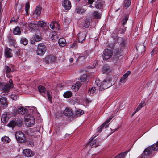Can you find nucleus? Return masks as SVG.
Here are the masks:
<instances>
[{
  "instance_id": "obj_1",
  "label": "nucleus",
  "mask_w": 158,
  "mask_h": 158,
  "mask_svg": "<svg viewBox=\"0 0 158 158\" xmlns=\"http://www.w3.org/2000/svg\"><path fill=\"white\" fill-rule=\"evenodd\" d=\"M158 150V141L152 145L147 147L141 156L137 158H151L155 152Z\"/></svg>"
},
{
  "instance_id": "obj_2",
  "label": "nucleus",
  "mask_w": 158,
  "mask_h": 158,
  "mask_svg": "<svg viewBox=\"0 0 158 158\" xmlns=\"http://www.w3.org/2000/svg\"><path fill=\"white\" fill-rule=\"evenodd\" d=\"M128 15L126 14L123 15L121 18L120 23L121 27L119 31L120 34H123L126 31V27L124 26L126 24L128 19Z\"/></svg>"
},
{
  "instance_id": "obj_3",
  "label": "nucleus",
  "mask_w": 158,
  "mask_h": 158,
  "mask_svg": "<svg viewBox=\"0 0 158 158\" xmlns=\"http://www.w3.org/2000/svg\"><path fill=\"white\" fill-rule=\"evenodd\" d=\"M120 41V51H119V58L120 56H123L124 54V50L126 48L127 44L126 39L120 38L119 39Z\"/></svg>"
},
{
  "instance_id": "obj_4",
  "label": "nucleus",
  "mask_w": 158,
  "mask_h": 158,
  "mask_svg": "<svg viewBox=\"0 0 158 158\" xmlns=\"http://www.w3.org/2000/svg\"><path fill=\"white\" fill-rule=\"evenodd\" d=\"M112 78L111 77H109L103 81L101 82V88H99V90L102 91L106 89L112 85V83L111 82Z\"/></svg>"
},
{
  "instance_id": "obj_5",
  "label": "nucleus",
  "mask_w": 158,
  "mask_h": 158,
  "mask_svg": "<svg viewBox=\"0 0 158 158\" xmlns=\"http://www.w3.org/2000/svg\"><path fill=\"white\" fill-rule=\"evenodd\" d=\"M46 50V46L44 44L39 43L38 45L36 52L37 55L42 56L44 54Z\"/></svg>"
},
{
  "instance_id": "obj_6",
  "label": "nucleus",
  "mask_w": 158,
  "mask_h": 158,
  "mask_svg": "<svg viewBox=\"0 0 158 158\" xmlns=\"http://www.w3.org/2000/svg\"><path fill=\"white\" fill-rule=\"evenodd\" d=\"M12 80L10 79L9 81V83L8 84H6L4 83V85L1 89V91L5 93H8L10 90V89L13 87V85L12 83Z\"/></svg>"
},
{
  "instance_id": "obj_7",
  "label": "nucleus",
  "mask_w": 158,
  "mask_h": 158,
  "mask_svg": "<svg viewBox=\"0 0 158 158\" xmlns=\"http://www.w3.org/2000/svg\"><path fill=\"white\" fill-rule=\"evenodd\" d=\"M25 119L26 124L29 126H31V125H34L35 123V118L31 115L29 114L28 116L25 115Z\"/></svg>"
},
{
  "instance_id": "obj_8",
  "label": "nucleus",
  "mask_w": 158,
  "mask_h": 158,
  "mask_svg": "<svg viewBox=\"0 0 158 158\" xmlns=\"http://www.w3.org/2000/svg\"><path fill=\"white\" fill-rule=\"evenodd\" d=\"M15 137L17 140L19 142H23L25 140L24 134L21 131H18L16 132Z\"/></svg>"
},
{
  "instance_id": "obj_9",
  "label": "nucleus",
  "mask_w": 158,
  "mask_h": 158,
  "mask_svg": "<svg viewBox=\"0 0 158 158\" xmlns=\"http://www.w3.org/2000/svg\"><path fill=\"white\" fill-rule=\"evenodd\" d=\"M112 54L113 52L111 50L108 49H105L102 55L103 60H106L109 59L111 57Z\"/></svg>"
},
{
  "instance_id": "obj_10",
  "label": "nucleus",
  "mask_w": 158,
  "mask_h": 158,
  "mask_svg": "<svg viewBox=\"0 0 158 158\" xmlns=\"http://www.w3.org/2000/svg\"><path fill=\"white\" fill-rule=\"evenodd\" d=\"M27 110L26 108L23 107H20L17 110H14L13 112V113L14 115L16 114L17 113L19 114L23 115L27 112Z\"/></svg>"
},
{
  "instance_id": "obj_11",
  "label": "nucleus",
  "mask_w": 158,
  "mask_h": 158,
  "mask_svg": "<svg viewBox=\"0 0 158 158\" xmlns=\"http://www.w3.org/2000/svg\"><path fill=\"white\" fill-rule=\"evenodd\" d=\"M11 117V115L9 113H5L1 117L2 122L4 124H6Z\"/></svg>"
},
{
  "instance_id": "obj_12",
  "label": "nucleus",
  "mask_w": 158,
  "mask_h": 158,
  "mask_svg": "<svg viewBox=\"0 0 158 158\" xmlns=\"http://www.w3.org/2000/svg\"><path fill=\"white\" fill-rule=\"evenodd\" d=\"M86 36V33L85 32H81L78 33V37L79 42L80 43H82L85 40Z\"/></svg>"
},
{
  "instance_id": "obj_13",
  "label": "nucleus",
  "mask_w": 158,
  "mask_h": 158,
  "mask_svg": "<svg viewBox=\"0 0 158 158\" xmlns=\"http://www.w3.org/2000/svg\"><path fill=\"white\" fill-rule=\"evenodd\" d=\"M89 51H87L83 54H80L78 57V60L80 61H84L90 54Z\"/></svg>"
},
{
  "instance_id": "obj_14",
  "label": "nucleus",
  "mask_w": 158,
  "mask_h": 158,
  "mask_svg": "<svg viewBox=\"0 0 158 158\" xmlns=\"http://www.w3.org/2000/svg\"><path fill=\"white\" fill-rule=\"evenodd\" d=\"M62 6L66 10H69L71 7V3L69 0H64L62 2Z\"/></svg>"
},
{
  "instance_id": "obj_15",
  "label": "nucleus",
  "mask_w": 158,
  "mask_h": 158,
  "mask_svg": "<svg viewBox=\"0 0 158 158\" xmlns=\"http://www.w3.org/2000/svg\"><path fill=\"white\" fill-rule=\"evenodd\" d=\"M23 155L27 157H31L34 155L32 151L28 149L23 150Z\"/></svg>"
},
{
  "instance_id": "obj_16",
  "label": "nucleus",
  "mask_w": 158,
  "mask_h": 158,
  "mask_svg": "<svg viewBox=\"0 0 158 158\" xmlns=\"http://www.w3.org/2000/svg\"><path fill=\"white\" fill-rule=\"evenodd\" d=\"M38 24L41 27L42 30L46 32L49 29L48 27L46 25V23L44 22L39 21L38 22Z\"/></svg>"
},
{
  "instance_id": "obj_17",
  "label": "nucleus",
  "mask_w": 158,
  "mask_h": 158,
  "mask_svg": "<svg viewBox=\"0 0 158 158\" xmlns=\"http://www.w3.org/2000/svg\"><path fill=\"white\" fill-rule=\"evenodd\" d=\"M0 103L1 106L4 108H6L7 106L8 102L5 98L2 97L0 98Z\"/></svg>"
},
{
  "instance_id": "obj_18",
  "label": "nucleus",
  "mask_w": 158,
  "mask_h": 158,
  "mask_svg": "<svg viewBox=\"0 0 158 158\" xmlns=\"http://www.w3.org/2000/svg\"><path fill=\"white\" fill-rule=\"evenodd\" d=\"M55 58L54 56L52 55H48L46 56L45 60L47 63H51L55 61Z\"/></svg>"
},
{
  "instance_id": "obj_19",
  "label": "nucleus",
  "mask_w": 158,
  "mask_h": 158,
  "mask_svg": "<svg viewBox=\"0 0 158 158\" xmlns=\"http://www.w3.org/2000/svg\"><path fill=\"white\" fill-rule=\"evenodd\" d=\"M86 10L83 7L78 6L76 7L74 12L76 14H82L84 13Z\"/></svg>"
},
{
  "instance_id": "obj_20",
  "label": "nucleus",
  "mask_w": 158,
  "mask_h": 158,
  "mask_svg": "<svg viewBox=\"0 0 158 158\" xmlns=\"http://www.w3.org/2000/svg\"><path fill=\"white\" fill-rule=\"evenodd\" d=\"M131 72L130 71H128L125 74L123 75L122 77L120 80L121 83H124L126 82V79L129 75L131 74Z\"/></svg>"
},
{
  "instance_id": "obj_21",
  "label": "nucleus",
  "mask_w": 158,
  "mask_h": 158,
  "mask_svg": "<svg viewBox=\"0 0 158 158\" xmlns=\"http://www.w3.org/2000/svg\"><path fill=\"white\" fill-rule=\"evenodd\" d=\"M11 51L12 50L11 49L9 48H6L5 49V55L6 57L10 58L12 56L13 54L11 52Z\"/></svg>"
},
{
  "instance_id": "obj_22",
  "label": "nucleus",
  "mask_w": 158,
  "mask_h": 158,
  "mask_svg": "<svg viewBox=\"0 0 158 158\" xmlns=\"http://www.w3.org/2000/svg\"><path fill=\"white\" fill-rule=\"evenodd\" d=\"M64 114L65 116H72L73 114V112L71 109L66 108L64 111Z\"/></svg>"
},
{
  "instance_id": "obj_23",
  "label": "nucleus",
  "mask_w": 158,
  "mask_h": 158,
  "mask_svg": "<svg viewBox=\"0 0 158 158\" xmlns=\"http://www.w3.org/2000/svg\"><path fill=\"white\" fill-rule=\"evenodd\" d=\"M50 36L51 39L53 41H56L58 38V35L56 33L55 31H53L50 34Z\"/></svg>"
},
{
  "instance_id": "obj_24",
  "label": "nucleus",
  "mask_w": 158,
  "mask_h": 158,
  "mask_svg": "<svg viewBox=\"0 0 158 158\" xmlns=\"http://www.w3.org/2000/svg\"><path fill=\"white\" fill-rule=\"evenodd\" d=\"M28 25L29 27L31 29L33 30L38 29V24L33 23H28Z\"/></svg>"
},
{
  "instance_id": "obj_25",
  "label": "nucleus",
  "mask_w": 158,
  "mask_h": 158,
  "mask_svg": "<svg viewBox=\"0 0 158 158\" xmlns=\"http://www.w3.org/2000/svg\"><path fill=\"white\" fill-rule=\"evenodd\" d=\"M10 139L7 136H4L1 138V142L2 143H7L10 141Z\"/></svg>"
},
{
  "instance_id": "obj_26",
  "label": "nucleus",
  "mask_w": 158,
  "mask_h": 158,
  "mask_svg": "<svg viewBox=\"0 0 158 158\" xmlns=\"http://www.w3.org/2000/svg\"><path fill=\"white\" fill-rule=\"evenodd\" d=\"M81 83H77L72 86V89L74 91H77L79 90V87L81 86Z\"/></svg>"
},
{
  "instance_id": "obj_27",
  "label": "nucleus",
  "mask_w": 158,
  "mask_h": 158,
  "mask_svg": "<svg viewBox=\"0 0 158 158\" xmlns=\"http://www.w3.org/2000/svg\"><path fill=\"white\" fill-rule=\"evenodd\" d=\"M145 103L144 102H142L138 106L137 108L135 110V111L134 112L133 114H135L136 112H138L142 107L144 106L145 105Z\"/></svg>"
},
{
  "instance_id": "obj_28",
  "label": "nucleus",
  "mask_w": 158,
  "mask_h": 158,
  "mask_svg": "<svg viewBox=\"0 0 158 158\" xmlns=\"http://www.w3.org/2000/svg\"><path fill=\"white\" fill-rule=\"evenodd\" d=\"M58 43L60 46L64 47L66 45V41L64 38H61L59 40Z\"/></svg>"
},
{
  "instance_id": "obj_29",
  "label": "nucleus",
  "mask_w": 158,
  "mask_h": 158,
  "mask_svg": "<svg viewBox=\"0 0 158 158\" xmlns=\"http://www.w3.org/2000/svg\"><path fill=\"white\" fill-rule=\"evenodd\" d=\"M104 1L103 0L102 1L100 2V0L97 1L95 4V7L96 8H99L102 7V6L104 3Z\"/></svg>"
},
{
  "instance_id": "obj_30",
  "label": "nucleus",
  "mask_w": 158,
  "mask_h": 158,
  "mask_svg": "<svg viewBox=\"0 0 158 158\" xmlns=\"http://www.w3.org/2000/svg\"><path fill=\"white\" fill-rule=\"evenodd\" d=\"M95 136H94L93 135L90 139L89 141L87 144L88 146L90 145L91 146H92L93 145L95 144L96 142L94 140H93L95 138Z\"/></svg>"
},
{
  "instance_id": "obj_31",
  "label": "nucleus",
  "mask_w": 158,
  "mask_h": 158,
  "mask_svg": "<svg viewBox=\"0 0 158 158\" xmlns=\"http://www.w3.org/2000/svg\"><path fill=\"white\" fill-rule=\"evenodd\" d=\"M103 73H108L110 70V66L107 64H105L103 66L102 69Z\"/></svg>"
},
{
  "instance_id": "obj_32",
  "label": "nucleus",
  "mask_w": 158,
  "mask_h": 158,
  "mask_svg": "<svg viewBox=\"0 0 158 158\" xmlns=\"http://www.w3.org/2000/svg\"><path fill=\"white\" fill-rule=\"evenodd\" d=\"M13 33L14 35H19L21 34L20 30L18 27H15L13 31Z\"/></svg>"
},
{
  "instance_id": "obj_33",
  "label": "nucleus",
  "mask_w": 158,
  "mask_h": 158,
  "mask_svg": "<svg viewBox=\"0 0 158 158\" xmlns=\"http://www.w3.org/2000/svg\"><path fill=\"white\" fill-rule=\"evenodd\" d=\"M41 10V7L40 6H37L34 14H36L37 15H39L40 13Z\"/></svg>"
},
{
  "instance_id": "obj_34",
  "label": "nucleus",
  "mask_w": 158,
  "mask_h": 158,
  "mask_svg": "<svg viewBox=\"0 0 158 158\" xmlns=\"http://www.w3.org/2000/svg\"><path fill=\"white\" fill-rule=\"evenodd\" d=\"M96 90V88L95 87H92L90 88L88 91V93L91 96L92 95V94L95 92Z\"/></svg>"
},
{
  "instance_id": "obj_35",
  "label": "nucleus",
  "mask_w": 158,
  "mask_h": 158,
  "mask_svg": "<svg viewBox=\"0 0 158 158\" xmlns=\"http://www.w3.org/2000/svg\"><path fill=\"white\" fill-rule=\"evenodd\" d=\"M124 6L126 7V8H127L131 5V0H124Z\"/></svg>"
},
{
  "instance_id": "obj_36",
  "label": "nucleus",
  "mask_w": 158,
  "mask_h": 158,
  "mask_svg": "<svg viewBox=\"0 0 158 158\" xmlns=\"http://www.w3.org/2000/svg\"><path fill=\"white\" fill-rule=\"evenodd\" d=\"M93 17L95 19H99L101 17V14L96 11H94L93 12Z\"/></svg>"
},
{
  "instance_id": "obj_37",
  "label": "nucleus",
  "mask_w": 158,
  "mask_h": 158,
  "mask_svg": "<svg viewBox=\"0 0 158 158\" xmlns=\"http://www.w3.org/2000/svg\"><path fill=\"white\" fill-rule=\"evenodd\" d=\"M151 43L152 45H156L158 43V35L156 38H152L151 40Z\"/></svg>"
},
{
  "instance_id": "obj_38",
  "label": "nucleus",
  "mask_w": 158,
  "mask_h": 158,
  "mask_svg": "<svg viewBox=\"0 0 158 158\" xmlns=\"http://www.w3.org/2000/svg\"><path fill=\"white\" fill-rule=\"evenodd\" d=\"M35 41L36 42H38L41 41V38L40 34H36L35 35L34 37Z\"/></svg>"
},
{
  "instance_id": "obj_39",
  "label": "nucleus",
  "mask_w": 158,
  "mask_h": 158,
  "mask_svg": "<svg viewBox=\"0 0 158 158\" xmlns=\"http://www.w3.org/2000/svg\"><path fill=\"white\" fill-rule=\"evenodd\" d=\"M90 24V21L88 19H86L84 23V26L85 28H88Z\"/></svg>"
},
{
  "instance_id": "obj_40",
  "label": "nucleus",
  "mask_w": 158,
  "mask_h": 158,
  "mask_svg": "<svg viewBox=\"0 0 158 158\" xmlns=\"http://www.w3.org/2000/svg\"><path fill=\"white\" fill-rule=\"evenodd\" d=\"M20 43L24 45H26L28 42V40L26 38H22L20 40Z\"/></svg>"
},
{
  "instance_id": "obj_41",
  "label": "nucleus",
  "mask_w": 158,
  "mask_h": 158,
  "mask_svg": "<svg viewBox=\"0 0 158 158\" xmlns=\"http://www.w3.org/2000/svg\"><path fill=\"white\" fill-rule=\"evenodd\" d=\"M128 151H126L119 154V158H125Z\"/></svg>"
},
{
  "instance_id": "obj_42",
  "label": "nucleus",
  "mask_w": 158,
  "mask_h": 158,
  "mask_svg": "<svg viewBox=\"0 0 158 158\" xmlns=\"http://www.w3.org/2000/svg\"><path fill=\"white\" fill-rule=\"evenodd\" d=\"M64 97L65 98H69L72 95V93L70 91H67L64 93L63 94Z\"/></svg>"
},
{
  "instance_id": "obj_43",
  "label": "nucleus",
  "mask_w": 158,
  "mask_h": 158,
  "mask_svg": "<svg viewBox=\"0 0 158 158\" xmlns=\"http://www.w3.org/2000/svg\"><path fill=\"white\" fill-rule=\"evenodd\" d=\"M84 111L80 109H79L75 112L76 115L77 116H80L84 114Z\"/></svg>"
},
{
  "instance_id": "obj_44",
  "label": "nucleus",
  "mask_w": 158,
  "mask_h": 158,
  "mask_svg": "<svg viewBox=\"0 0 158 158\" xmlns=\"http://www.w3.org/2000/svg\"><path fill=\"white\" fill-rule=\"evenodd\" d=\"M136 50L138 51H140L141 49H143V51H144V47L142 44L140 45L139 46H138V45H136Z\"/></svg>"
},
{
  "instance_id": "obj_45",
  "label": "nucleus",
  "mask_w": 158,
  "mask_h": 158,
  "mask_svg": "<svg viewBox=\"0 0 158 158\" xmlns=\"http://www.w3.org/2000/svg\"><path fill=\"white\" fill-rule=\"evenodd\" d=\"M7 126L13 128L15 126V122L13 121H12L10 122V123L7 125Z\"/></svg>"
},
{
  "instance_id": "obj_46",
  "label": "nucleus",
  "mask_w": 158,
  "mask_h": 158,
  "mask_svg": "<svg viewBox=\"0 0 158 158\" xmlns=\"http://www.w3.org/2000/svg\"><path fill=\"white\" fill-rule=\"evenodd\" d=\"M8 39L10 42L12 43H11L12 44H14L15 42V40H14L13 37L11 35H9L8 36Z\"/></svg>"
},
{
  "instance_id": "obj_47",
  "label": "nucleus",
  "mask_w": 158,
  "mask_h": 158,
  "mask_svg": "<svg viewBox=\"0 0 158 158\" xmlns=\"http://www.w3.org/2000/svg\"><path fill=\"white\" fill-rule=\"evenodd\" d=\"M38 89L40 92H44L45 91V88L42 85H39V86Z\"/></svg>"
},
{
  "instance_id": "obj_48",
  "label": "nucleus",
  "mask_w": 158,
  "mask_h": 158,
  "mask_svg": "<svg viewBox=\"0 0 158 158\" xmlns=\"http://www.w3.org/2000/svg\"><path fill=\"white\" fill-rule=\"evenodd\" d=\"M80 79L81 81H85L87 80V75L86 74H83L81 76Z\"/></svg>"
},
{
  "instance_id": "obj_49",
  "label": "nucleus",
  "mask_w": 158,
  "mask_h": 158,
  "mask_svg": "<svg viewBox=\"0 0 158 158\" xmlns=\"http://www.w3.org/2000/svg\"><path fill=\"white\" fill-rule=\"evenodd\" d=\"M30 7V5L28 2H27L26 3L25 6V10L27 14H28V11Z\"/></svg>"
},
{
  "instance_id": "obj_50",
  "label": "nucleus",
  "mask_w": 158,
  "mask_h": 158,
  "mask_svg": "<svg viewBox=\"0 0 158 158\" xmlns=\"http://www.w3.org/2000/svg\"><path fill=\"white\" fill-rule=\"evenodd\" d=\"M15 122V126L18 127L21 126L22 124V121L20 120H17Z\"/></svg>"
},
{
  "instance_id": "obj_51",
  "label": "nucleus",
  "mask_w": 158,
  "mask_h": 158,
  "mask_svg": "<svg viewBox=\"0 0 158 158\" xmlns=\"http://www.w3.org/2000/svg\"><path fill=\"white\" fill-rule=\"evenodd\" d=\"M113 117H111V116H110L109 118L107 119L106 121V122L104 123V124H105L106 125V128H107L109 125L108 124H107L112 119V118Z\"/></svg>"
},
{
  "instance_id": "obj_52",
  "label": "nucleus",
  "mask_w": 158,
  "mask_h": 158,
  "mask_svg": "<svg viewBox=\"0 0 158 158\" xmlns=\"http://www.w3.org/2000/svg\"><path fill=\"white\" fill-rule=\"evenodd\" d=\"M47 97L48 100H49L51 102H52V96H51V93L49 92H47Z\"/></svg>"
},
{
  "instance_id": "obj_53",
  "label": "nucleus",
  "mask_w": 158,
  "mask_h": 158,
  "mask_svg": "<svg viewBox=\"0 0 158 158\" xmlns=\"http://www.w3.org/2000/svg\"><path fill=\"white\" fill-rule=\"evenodd\" d=\"M15 8L16 10H18L19 11L22 9V6L20 5L16 4Z\"/></svg>"
},
{
  "instance_id": "obj_54",
  "label": "nucleus",
  "mask_w": 158,
  "mask_h": 158,
  "mask_svg": "<svg viewBox=\"0 0 158 158\" xmlns=\"http://www.w3.org/2000/svg\"><path fill=\"white\" fill-rule=\"evenodd\" d=\"M11 98L14 100H16L18 99V97L15 94H12L10 96Z\"/></svg>"
},
{
  "instance_id": "obj_55",
  "label": "nucleus",
  "mask_w": 158,
  "mask_h": 158,
  "mask_svg": "<svg viewBox=\"0 0 158 158\" xmlns=\"http://www.w3.org/2000/svg\"><path fill=\"white\" fill-rule=\"evenodd\" d=\"M5 70L7 73H10L11 71V69L10 68L7 66H5Z\"/></svg>"
},
{
  "instance_id": "obj_56",
  "label": "nucleus",
  "mask_w": 158,
  "mask_h": 158,
  "mask_svg": "<svg viewBox=\"0 0 158 158\" xmlns=\"http://www.w3.org/2000/svg\"><path fill=\"white\" fill-rule=\"evenodd\" d=\"M106 125L103 123L102 125L100 126L98 128V131L100 132L101 130L105 126L106 127Z\"/></svg>"
},
{
  "instance_id": "obj_57",
  "label": "nucleus",
  "mask_w": 158,
  "mask_h": 158,
  "mask_svg": "<svg viewBox=\"0 0 158 158\" xmlns=\"http://www.w3.org/2000/svg\"><path fill=\"white\" fill-rule=\"evenodd\" d=\"M27 144L30 146H33L34 145L33 142L31 140H28L27 142Z\"/></svg>"
},
{
  "instance_id": "obj_58",
  "label": "nucleus",
  "mask_w": 158,
  "mask_h": 158,
  "mask_svg": "<svg viewBox=\"0 0 158 158\" xmlns=\"http://www.w3.org/2000/svg\"><path fill=\"white\" fill-rule=\"evenodd\" d=\"M55 23L54 22H52L51 23L50 25V27L53 30L55 28L54 24Z\"/></svg>"
},
{
  "instance_id": "obj_59",
  "label": "nucleus",
  "mask_w": 158,
  "mask_h": 158,
  "mask_svg": "<svg viewBox=\"0 0 158 158\" xmlns=\"http://www.w3.org/2000/svg\"><path fill=\"white\" fill-rule=\"evenodd\" d=\"M95 82L97 86L101 88V83L100 81L99 80H97Z\"/></svg>"
},
{
  "instance_id": "obj_60",
  "label": "nucleus",
  "mask_w": 158,
  "mask_h": 158,
  "mask_svg": "<svg viewBox=\"0 0 158 158\" xmlns=\"http://www.w3.org/2000/svg\"><path fill=\"white\" fill-rule=\"evenodd\" d=\"M89 4H91L94 1V0H88Z\"/></svg>"
},
{
  "instance_id": "obj_61",
  "label": "nucleus",
  "mask_w": 158,
  "mask_h": 158,
  "mask_svg": "<svg viewBox=\"0 0 158 158\" xmlns=\"http://www.w3.org/2000/svg\"><path fill=\"white\" fill-rule=\"evenodd\" d=\"M4 82H0V90H1L3 85H4L3 84Z\"/></svg>"
},
{
  "instance_id": "obj_62",
  "label": "nucleus",
  "mask_w": 158,
  "mask_h": 158,
  "mask_svg": "<svg viewBox=\"0 0 158 158\" xmlns=\"http://www.w3.org/2000/svg\"><path fill=\"white\" fill-rule=\"evenodd\" d=\"M155 51H155V49L152 50L151 53V55H153L154 52L155 54L157 53V52H155Z\"/></svg>"
},
{
  "instance_id": "obj_63",
  "label": "nucleus",
  "mask_w": 158,
  "mask_h": 158,
  "mask_svg": "<svg viewBox=\"0 0 158 158\" xmlns=\"http://www.w3.org/2000/svg\"><path fill=\"white\" fill-rule=\"evenodd\" d=\"M156 0H148L149 3L150 4H152L153 2L155 1Z\"/></svg>"
},
{
  "instance_id": "obj_64",
  "label": "nucleus",
  "mask_w": 158,
  "mask_h": 158,
  "mask_svg": "<svg viewBox=\"0 0 158 158\" xmlns=\"http://www.w3.org/2000/svg\"><path fill=\"white\" fill-rule=\"evenodd\" d=\"M120 59L121 60L120 61V62H121V61L123 62L124 61V60H125V58L123 56ZM119 62L120 61H119Z\"/></svg>"
}]
</instances>
